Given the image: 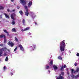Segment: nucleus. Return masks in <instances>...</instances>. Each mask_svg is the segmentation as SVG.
Wrapping results in <instances>:
<instances>
[{
	"instance_id": "nucleus-42",
	"label": "nucleus",
	"mask_w": 79,
	"mask_h": 79,
	"mask_svg": "<svg viewBox=\"0 0 79 79\" xmlns=\"http://www.w3.org/2000/svg\"><path fill=\"white\" fill-rule=\"evenodd\" d=\"M15 9H14V10H13L12 11V12H15Z\"/></svg>"
},
{
	"instance_id": "nucleus-41",
	"label": "nucleus",
	"mask_w": 79,
	"mask_h": 79,
	"mask_svg": "<svg viewBox=\"0 0 79 79\" xmlns=\"http://www.w3.org/2000/svg\"><path fill=\"white\" fill-rule=\"evenodd\" d=\"M10 10L9 9H7V11L8 12H10Z\"/></svg>"
},
{
	"instance_id": "nucleus-21",
	"label": "nucleus",
	"mask_w": 79,
	"mask_h": 79,
	"mask_svg": "<svg viewBox=\"0 0 79 79\" xmlns=\"http://www.w3.org/2000/svg\"><path fill=\"white\" fill-rule=\"evenodd\" d=\"M0 9L1 10H4V7L2 6H0Z\"/></svg>"
},
{
	"instance_id": "nucleus-26",
	"label": "nucleus",
	"mask_w": 79,
	"mask_h": 79,
	"mask_svg": "<svg viewBox=\"0 0 79 79\" xmlns=\"http://www.w3.org/2000/svg\"><path fill=\"white\" fill-rule=\"evenodd\" d=\"M58 59H59V60H62V57H61L60 56H59L58 57Z\"/></svg>"
},
{
	"instance_id": "nucleus-6",
	"label": "nucleus",
	"mask_w": 79,
	"mask_h": 79,
	"mask_svg": "<svg viewBox=\"0 0 79 79\" xmlns=\"http://www.w3.org/2000/svg\"><path fill=\"white\" fill-rule=\"evenodd\" d=\"M7 48L6 47H4V48H1L0 49V51H3V52H6V50Z\"/></svg>"
},
{
	"instance_id": "nucleus-28",
	"label": "nucleus",
	"mask_w": 79,
	"mask_h": 79,
	"mask_svg": "<svg viewBox=\"0 0 79 79\" xmlns=\"http://www.w3.org/2000/svg\"><path fill=\"white\" fill-rule=\"evenodd\" d=\"M71 73L73 74V73H74V70L72 69H71Z\"/></svg>"
},
{
	"instance_id": "nucleus-14",
	"label": "nucleus",
	"mask_w": 79,
	"mask_h": 79,
	"mask_svg": "<svg viewBox=\"0 0 79 79\" xmlns=\"http://www.w3.org/2000/svg\"><path fill=\"white\" fill-rule=\"evenodd\" d=\"M12 32H16V29L15 28H13L11 30Z\"/></svg>"
},
{
	"instance_id": "nucleus-22",
	"label": "nucleus",
	"mask_w": 79,
	"mask_h": 79,
	"mask_svg": "<svg viewBox=\"0 0 79 79\" xmlns=\"http://www.w3.org/2000/svg\"><path fill=\"white\" fill-rule=\"evenodd\" d=\"M22 22L23 24V25H24V24H25V19H23Z\"/></svg>"
},
{
	"instance_id": "nucleus-13",
	"label": "nucleus",
	"mask_w": 79,
	"mask_h": 79,
	"mask_svg": "<svg viewBox=\"0 0 79 79\" xmlns=\"http://www.w3.org/2000/svg\"><path fill=\"white\" fill-rule=\"evenodd\" d=\"M60 70L61 71H64V68L63 67V65H62V66L60 69Z\"/></svg>"
},
{
	"instance_id": "nucleus-51",
	"label": "nucleus",
	"mask_w": 79,
	"mask_h": 79,
	"mask_svg": "<svg viewBox=\"0 0 79 79\" xmlns=\"http://www.w3.org/2000/svg\"><path fill=\"white\" fill-rule=\"evenodd\" d=\"M62 55H63V53L62 52Z\"/></svg>"
},
{
	"instance_id": "nucleus-31",
	"label": "nucleus",
	"mask_w": 79,
	"mask_h": 79,
	"mask_svg": "<svg viewBox=\"0 0 79 79\" xmlns=\"http://www.w3.org/2000/svg\"><path fill=\"white\" fill-rule=\"evenodd\" d=\"M79 68H77L76 70V72L77 73V72H79Z\"/></svg>"
},
{
	"instance_id": "nucleus-34",
	"label": "nucleus",
	"mask_w": 79,
	"mask_h": 79,
	"mask_svg": "<svg viewBox=\"0 0 79 79\" xmlns=\"http://www.w3.org/2000/svg\"><path fill=\"white\" fill-rule=\"evenodd\" d=\"M3 69L4 70L6 69V66H4L3 67Z\"/></svg>"
},
{
	"instance_id": "nucleus-36",
	"label": "nucleus",
	"mask_w": 79,
	"mask_h": 79,
	"mask_svg": "<svg viewBox=\"0 0 79 79\" xmlns=\"http://www.w3.org/2000/svg\"><path fill=\"white\" fill-rule=\"evenodd\" d=\"M77 56H79V53H77Z\"/></svg>"
},
{
	"instance_id": "nucleus-9",
	"label": "nucleus",
	"mask_w": 79,
	"mask_h": 79,
	"mask_svg": "<svg viewBox=\"0 0 79 79\" xmlns=\"http://www.w3.org/2000/svg\"><path fill=\"white\" fill-rule=\"evenodd\" d=\"M53 67L54 69V70H55V71H56V70L57 69H58V67H57L56 65H53Z\"/></svg>"
},
{
	"instance_id": "nucleus-3",
	"label": "nucleus",
	"mask_w": 79,
	"mask_h": 79,
	"mask_svg": "<svg viewBox=\"0 0 79 79\" xmlns=\"http://www.w3.org/2000/svg\"><path fill=\"white\" fill-rule=\"evenodd\" d=\"M24 6L26 11L25 15L26 16H29V9H28V8H27V6Z\"/></svg>"
},
{
	"instance_id": "nucleus-19",
	"label": "nucleus",
	"mask_w": 79,
	"mask_h": 79,
	"mask_svg": "<svg viewBox=\"0 0 79 79\" xmlns=\"http://www.w3.org/2000/svg\"><path fill=\"white\" fill-rule=\"evenodd\" d=\"M15 21L13 20V21H12L11 24L13 25H14V24H15Z\"/></svg>"
},
{
	"instance_id": "nucleus-18",
	"label": "nucleus",
	"mask_w": 79,
	"mask_h": 79,
	"mask_svg": "<svg viewBox=\"0 0 79 79\" xmlns=\"http://www.w3.org/2000/svg\"><path fill=\"white\" fill-rule=\"evenodd\" d=\"M53 64V60H51L50 62L49 65L50 66H52V65Z\"/></svg>"
},
{
	"instance_id": "nucleus-1",
	"label": "nucleus",
	"mask_w": 79,
	"mask_h": 79,
	"mask_svg": "<svg viewBox=\"0 0 79 79\" xmlns=\"http://www.w3.org/2000/svg\"><path fill=\"white\" fill-rule=\"evenodd\" d=\"M61 45L60 46V49L61 52H64V48H65V45L66 44L64 43V40L62 41L60 43Z\"/></svg>"
},
{
	"instance_id": "nucleus-48",
	"label": "nucleus",
	"mask_w": 79,
	"mask_h": 79,
	"mask_svg": "<svg viewBox=\"0 0 79 79\" xmlns=\"http://www.w3.org/2000/svg\"><path fill=\"white\" fill-rule=\"evenodd\" d=\"M11 2H14V0H11Z\"/></svg>"
},
{
	"instance_id": "nucleus-11",
	"label": "nucleus",
	"mask_w": 79,
	"mask_h": 79,
	"mask_svg": "<svg viewBox=\"0 0 79 79\" xmlns=\"http://www.w3.org/2000/svg\"><path fill=\"white\" fill-rule=\"evenodd\" d=\"M4 15L5 16L6 18H8V19L10 18V16H9V15H8V14H7L5 13H4Z\"/></svg>"
},
{
	"instance_id": "nucleus-23",
	"label": "nucleus",
	"mask_w": 79,
	"mask_h": 79,
	"mask_svg": "<svg viewBox=\"0 0 79 79\" xmlns=\"http://www.w3.org/2000/svg\"><path fill=\"white\" fill-rule=\"evenodd\" d=\"M3 31L4 32H5V33H6V34H7V35H8V32H7L6 30H4Z\"/></svg>"
},
{
	"instance_id": "nucleus-44",
	"label": "nucleus",
	"mask_w": 79,
	"mask_h": 79,
	"mask_svg": "<svg viewBox=\"0 0 79 79\" xmlns=\"http://www.w3.org/2000/svg\"><path fill=\"white\" fill-rule=\"evenodd\" d=\"M2 18V15H0V18Z\"/></svg>"
},
{
	"instance_id": "nucleus-49",
	"label": "nucleus",
	"mask_w": 79,
	"mask_h": 79,
	"mask_svg": "<svg viewBox=\"0 0 79 79\" xmlns=\"http://www.w3.org/2000/svg\"><path fill=\"white\" fill-rule=\"evenodd\" d=\"M35 25H37V23L36 22L35 23Z\"/></svg>"
},
{
	"instance_id": "nucleus-40",
	"label": "nucleus",
	"mask_w": 79,
	"mask_h": 79,
	"mask_svg": "<svg viewBox=\"0 0 79 79\" xmlns=\"http://www.w3.org/2000/svg\"><path fill=\"white\" fill-rule=\"evenodd\" d=\"M6 50H7V51H8V52H10V50H9V49H7H7H6Z\"/></svg>"
},
{
	"instance_id": "nucleus-7",
	"label": "nucleus",
	"mask_w": 79,
	"mask_h": 79,
	"mask_svg": "<svg viewBox=\"0 0 79 79\" xmlns=\"http://www.w3.org/2000/svg\"><path fill=\"white\" fill-rule=\"evenodd\" d=\"M19 47L21 50H22V51H24V48L23 47V46H22V45L21 44L19 45Z\"/></svg>"
},
{
	"instance_id": "nucleus-10",
	"label": "nucleus",
	"mask_w": 79,
	"mask_h": 79,
	"mask_svg": "<svg viewBox=\"0 0 79 79\" xmlns=\"http://www.w3.org/2000/svg\"><path fill=\"white\" fill-rule=\"evenodd\" d=\"M32 2H29L28 4V7H31V5H32Z\"/></svg>"
},
{
	"instance_id": "nucleus-4",
	"label": "nucleus",
	"mask_w": 79,
	"mask_h": 79,
	"mask_svg": "<svg viewBox=\"0 0 79 79\" xmlns=\"http://www.w3.org/2000/svg\"><path fill=\"white\" fill-rule=\"evenodd\" d=\"M64 76V72H61L59 76L57 77V78L56 79H64V77L63 76Z\"/></svg>"
},
{
	"instance_id": "nucleus-33",
	"label": "nucleus",
	"mask_w": 79,
	"mask_h": 79,
	"mask_svg": "<svg viewBox=\"0 0 79 79\" xmlns=\"http://www.w3.org/2000/svg\"><path fill=\"white\" fill-rule=\"evenodd\" d=\"M64 68H66L67 66L66 65H64V66H63Z\"/></svg>"
},
{
	"instance_id": "nucleus-30",
	"label": "nucleus",
	"mask_w": 79,
	"mask_h": 79,
	"mask_svg": "<svg viewBox=\"0 0 79 79\" xmlns=\"http://www.w3.org/2000/svg\"><path fill=\"white\" fill-rule=\"evenodd\" d=\"M31 17H32V18L33 19H34V18H35V15H31Z\"/></svg>"
},
{
	"instance_id": "nucleus-27",
	"label": "nucleus",
	"mask_w": 79,
	"mask_h": 79,
	"mask_svg": "<svg viewBox=\"0 0 79 79\" xmlns=\"http://www.w3.org/2000/svg\"><path fill=\"white\" fill-rule=\"evenodd\" d=\"M4 43H5L6 42V37L5 38H4Z\"/></svg>"
},
{
	"instance_id": "nucleus-8",
	"label": "nucleus",
	"mask_w": 79,
	"mask_h": 79,
	"mask_svg": "<svg viewBox=\"0 0 79 79\" xmlns=\"http://www.w3.org/2000/svg\"><path fill=\"white\" fill-rule=\"evenodd\" d=\"M5 37H6V36H5V35L3 34H2V35H0V39H2V38H4H4H5Z\"/></svg>"
},
{
	"instance_id": "nucleus-37",
	"label": "nucleus",
	"mask_w": 79,
	"mask_h": 79,
	"mask_svg": "<svg viewBox=\"0 0 79 79\" xmlns=\"http://www.w3.org/2000/svg\"><path fill=\"white\" fill-rule=\"evenodd\" d=\"M3 46V44H0V47H1V46Z\"/></svg>"
},
{
	"instance_id": "nucleus-32",
	"label": "nucleus",
	"mask_w": 79,
	"mask_h": 79,
	"mask_svg": "<svg viewBox=\"0 0 79 79\" xmlns=\"http://www.w3.org/2000/svg\"><path fill=\"white\" fill-rule=\"evenodd\" d=\"M17 50V47H16L14 49V52H15V51H16Z\"/></svg>"
},
{
	"instance_id": "nucleus-39",
	"label": "nucleus",
	"mask_w": 79,
	"mask_h": 79,
	"mask_svg": "<svg viewBox=\"0 0 79 79\" xmlns=\"http://www.w3.org/2000/svg\"><path fill=\"white\" fill-rule=\"evenodd\" d=\"M19 8H20L19 6H17V9H19Z\"/></svg>"
},
{
	"instance_id": "nucleus-20",
	"label": "nucleus",
	"mask_w": 79,
	"mask_h": 79,
	"mask_svg": "<svg viewBox=\"0 0 79 79\" xmlns=\"http://www.w3.org/2000/svg\"><path fill=\"white\" fill-rule=\"evenodd\" d=\"M3 54V52L2 51H0V56H2Z\"/></svg>"
},
{
	"instance_id": "nucleus-35",
	"label": "nucleus",
	"mask_w": 79,
	"mask_h": 79,
	"mask_svg": "<svg viewBox=\"0 0 79 79\" xmlns=\"http://www.w3.org/2000/svg\"><path fill=\"white\" fill-rule=\"evenodd\" d=\"M72 77H73V78H74V77L75 78V76L74 75H72Z\"/></svg>"
},
{
	"instance_id": "nucleus-15",
	"label": "nucleus",
	"mask_w": 79,
	"mask_h": 79,
	"mask_svg": "<svg viewBox=\"0 0 79 79\" xmlns=\"http://www.w3.org/2000/svg\"><path fill=\"white\" fill-rule=\"evenodd\" d=\"M50 68V66H48L47 64H46V66L45 67L46 69H48Z\"/></svg>"
},
{
	"instance_id": "nucleus-43",
	"label": "nucleus",
	"mask_w": 79,
	"mask_h": 79,
	"mask_svg": "<svg viewBox=\"0 0 79 79\" xmlns=\"http://www.w3.org/2000/svg\"><path fill=\"white\" fill-rule=\"evenodd\" d=\"M77 63H75V64H74V65H75V66H77Z\"/></svg>"
},
{
	"instance_id": "nucleus-45",
	"label": "nucleus",
	"mask_w": 79,
	"mask_h": 79,
	"mask_svg": "<svg viewBox=\"0 0 79 79\" xmlns=\"http://www.w3.org/2000/svg\"><path fill=\"white\" fill-rule=\"evenodd\" d=\"M10 74L11 75V76H13V73H10Z\"/></svg>"
},
{
	"instance_id": "nucleus-50",
	"label": "nucleus",
	"mask_w": 79,
	"mask_h": 79,
	"mask_svg": "<svg viewBox=\"0 0 79 79\" xmlns=\"http://www.w3.org/2000/svg\"><path fill=\"white\" fill-rule=\"evenodd\" d=\"M48 72H49V73H50V70H48Z\"/></svg>"
},
{
	"instance_id": "nucleus-47",
	"label": "nucleus",
	"mask_w": 79,
	"mask_h": 79,
	"mask_svg": "<svg viewBox=\"0 0 79 79\" xmlns=\"http://www.w3.org/2000/svg\"><path fill=\"white\" fill-rule=\"evenodd\" d=\"M22 32H23V31H24V30H23V29H22Z\"/></svg>"
},
{
	"instance_id": "nucleus-17",
	"label": "nucleus",
	"mask_w": 79,
	"mask_h": 79,
	"mask_svg": "<svg viewBox=\"0 0 79 79\" xmlns=\"http://www.w3.org/2000/svg\"><path fill=\"white\" fill-rule=\"evenodd\" d=\"M19 13L21 15H23V12L22 10H20L19 11Z\"/></svg>"
},
{
	"instance_id": "nucleus-46",
	"label": "nucleus",
	"mask_w": 79,
	"mask_h": 79,
	"mask_svg": "<svg viewBox=\"0 0 79 79\" xmlns=\"http://www.w3.org/2000/svg\"><path fill=\"white\" fill-rule=\"evenodd\" d=\"M77 73V72L76 71H75L74 72V73Z\"/></svg>"
},
{
	"instance_id": "nucleus-38",
	"label": "nucleus",
	"mask_w": 79,
	"mask_h": 79,
	"mask_svg": "<svg viewBox=\"0 0 79 79\" xmlns=\"http://www.w3.org/2000/svg\"><path fill=\"white\" fill-rule=\"evenodd\" d=\"M4 56H6V53H4L3 54Z\"/></svg>"
},
{
	"instance_id": "nucleus-25",
	"label": "nucleus",
	"mask_w": 79,
	"mask_h": 79,
	"mask_svg": "<svg viewBox=\"0 0 79 79\" xmlns=\"http://www.w3.org/2000/svg\"><path fill=\"white\" fill-rule=\"evenodd\" d=\"M8 56H7L5 59V61H8Z\"/></svg>"
},
{
	"instance_id": "nucleus-5",
	"label": "nucleus",
	"mask_w": 79,
	"mask_h": 79,
	"mask_svg": "<svg viewBox=\"0 0 79 79\" xmlns=\"http://www.w3.org/2000/svg\"><path fill=\"white\" fill-rule=\"evenodd\" d=\"M7 44L9 45L10 46H11V47H13V46L15 45V44L13 43L11 41H9V42L7 43Z\"/></svg>"
},
{
	"instance_id": "nucleus-24",
	"label": "nucleus",
	"mask_w": 79,
	"mask_h": 79,
	"mask_svg": "<svg viewBox=\"0 0 79 79\" xmlns=\"http://www.w3.org/2000/svg\"><path fill=\"white\" fill-rule=\"evenodd\" d=\"M35 49V45H33V50H34V49Z\"/></svg>"
},
{
	"instance_id": "nucleus-16",
	"label": "nucleus",
	"mask_w": 79,
	"mask_h": 79,
	"mask_svg": "<svg viewBox=\"0 0 79 79\" xmlns=\"http://www.w3.org/2000/svg\"><path fill=\"white\" fill-rule=\"evenodd\" d=\"M30 29V27H27L26 28L24 29V31H27L28 30H29V29Z\"/></svg>"
},
{
	"instance_id": "nucleus-12",
	"label": "nucleus",
	"mask_w": 79,
	"mask_h": 79,
	"mask_svg": "<svg viewBox=\"0 0 79 79\" xmlns=\"http://www.w3.org/2000/svg\"><path fill=\"white\" fill-rule=\"evenodd\" d=\"M14 15H15V16L16 15L15 14H13L11 15V18L12 19H13V20L15 19H14V17L13 16Z\"/></svg>"
},
{
	"instance_id": "nucleus-2",
	"label": "nucleus",
	"mask_w": 79,
	"mask_h": 79,
	"mask_svg": "<svg viewBox=\"0 0 79 79\" xmlns=\"http://www.w3.org/2000/svg\"><path fill=\"white\" fill-rule=\"evenodd\" d=\"M20 3L23 6H26L27 4V1L26 0H20Z\"/></svg>"
},
{
	"instance_id": "nucleus-29",
	"label": "nucleus",
	"mask_w": 79,
	"mask_h": 79,
	"mask_svg": "<svg viewBox=\"0 0 79 79\" xmlns=\"http://www.w3.org/2000/svg\"><path fill=\"white\" fill-rule=\"evenodd\" d=\"M15 40L16 41H17V42H18V39L17 38L15 37Z\"/></svg>"
}]
</instances>
